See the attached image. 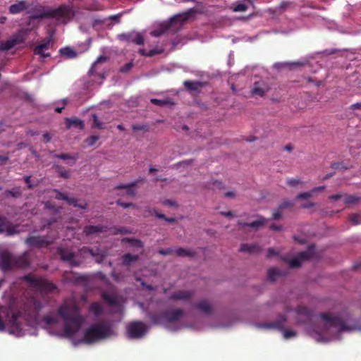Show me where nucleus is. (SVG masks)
I'll return each mask as SVG.
<instances>
[{"instance_id": "nucleus-1", "label": "nucleus", "mask_w": 361, "mask_h": 361, "mask_svg": "<svg viewBox=\"0 0 361 361\" xmlns=\"http://www.w3.org/2000/svg\"><path fill=\"white\" fill-rule=\"evenodd\" d=\"M58 315L63 321V331L68 337L73 336L81 329L84 317L75 302H65L58 307Z\"/></svg>"}, {"instance_id": "nucleus-2", "label": "nucleus", "mask_w": 361, "mask_h": 361, "mask_svg": "<svg viewBox=\"0 0 361 361\" xmlns=\"http://www.w3.org/2000/svg\"><path fill=\"white\" fill-rule=\"evenodd\" d=\"M75 16V11L72 7L63 5L56 9H50L47 8H42L37 10L31 18L33 19H42L44 18H54L59 21L67 23Z\"/></svg>"}, {"instance_id": "nucleus-3", "label": "nucleus", "mask_w": 361, "mask_h": 361, "mask_svg": "<svg viewBox=\"0 0 361 361\" xmlns=\"http://www.w3.org/2000/svg\"><path fill=\"white\" fill-rule=\"evenodd\" d=\"M112 334L111 324L107 322L92 324L83 333L82 341L87 344H92L109 338Z\"/></svg>"}, {"instance_id": "nucleus-4", "label": "nucleus", "mask_w": 361, "mask_h": 361, "mask_svg": "<svg viewBox=\"0 0 361 361\" xmlns=\"http://www.w3.org/2000/svg\"><path fill=\"white\" fill-rule=\"evenodd\" d=\"M188 16L187 14H177L171 17L169 20L161 23L159 27L151 32L154 37H159L168 30L173 29L174 32L180 30L184 23L187 21Z\"/></svg>"}, {"instance_id": "nucleus-5", "label": "nucleus", "mask_w": 361, "mask_h": 361, "mask_svg": "<svg viewBox=\"0 0 361 361\" xmlns=\"http://www.w3.org/2000/svg\"><path fill=\"white\" fill-rule=\"evenodd\" d=\"M23 280L30 284L31 286L43 293H51L56 290V286L52 282L42 277H35L30 274L23 276Z\"/></svg>"}, {"instance_id": "nucleus-6", "label": "nucleus", "mask_w": 361, "mask_h": 361, "mask_svg": "<svg viewBox=\"0 0 361 361\" xmlns=\"http://www.w3.org/2000/svg\"><path fill=\"white\" fill-rule=\"evenodd\" d=\"M182 316L183 310L180 309H175L172 310H166L161 314L154 315L151 317V321L156 324L174 323L179 321Z\"/></svg>"}, {"instance_id": "nucleus-7", "label": "nucleus", "mask_w": 361, "mask_h": 361, "mask_svg": "<svg viewBox=\"0 0 361 361\" xmlns=\"http://www.w3.org/2000/svg\"><path fill=\"white\" fill-rule=\"evenodd\" d=\"M309 64V61L303 59L297 61H284L275 63L272 68L279 73L297 71Z\"/></svg>"}, {"instance_id": "nucleus-8", "label": "nucleus", "mask_w": 361, "mask_h": 361, "mask_svg": "<svg viewBox=\"0 0 361 361\" xmlns=\"http://www.w3.org/2000/svg\"><path fill=\"white\" fill-rule=\"evenodd\" d=\"M286 322V316L281 314L276 320L272 322H266L262 326L265 329H274L283 333L284 339H290L296 336V332L293 330H284V324Z\"/></svg>"}, {"instance_id": "nucleus-9", "label": "nucleus", "mask_w": 361, "mask_h": 361, "mask_svg": "<svg viewBox=\"0 0 361 361\" xmlns=\"http://www.w3.org/2000/svg\"><path fill=\"white\" fill-rule=\"evenodd\" d=\"M320 318L326 322V326L329 327H336L340 332L350 331L355 329V327L349 326L344 320L338 316H332L329 313H322L320 314Z\"/></svg>"}, {"instance_id": "nucleus-10", "label": "nucleus", "mask_w": 361, "mask_h": 361, "mask_svg": "<svg viewBox=\"0 0 361 361\" xmlns=\"http://www.w3.org/2000/svg\"><path fill=\"white\" fill-rule=\"evenodd\" d=\"M147 326L141 322H130L127 327L128 337L131 339H140L147 333Z\"/></svg>"}, {"instance_id": "nucleus-11", "label": "nucleus", "mask_w": 361, "mask_h": 361, "mask_svg": "<svg viewBox=\"0 0 361 361\" xmlns=\"http://www.w3.org/2000/svg\"><path fill=\"white\" fill-rule=\"evenodd\" d=\"M53 243V240L49 238V237L44 235H30L25 238V243L28 247L35 248H42L47 247Z\"/></svg>"}, {"instance_id": "nucleus-12", "label": "nucleus", "mask_w": 361, "mask_h": 361, "mask_svg": "<svg viewBox=\"0 0 361 361\" xmlns=\"http://www.w3.org/2000/svg\"><path fill=\"white\" fill-rule=\"evenodd\" d=\"M315 249L313 245L309 246V249L305 251L301 252L298 254L297 256L290 259L289 267L290 268H298L300 267V264L303 260H308L314 257V251Z\"/></svg>"}, {"instance_id": "nucleus-13", "label": "nucleus", "mask_w": 361, "mask_h": 361, "mask_svg": "<svg viewBox=\"0 0 361 361\" xmlns=\"http://www.w3.org/2000/svg\"><path fill=\"white\" fill-rule=\"evenodd\" d=\"M117 37L120 41L126 42L128 43L131 42L137 45L144 44L143 36L140 32L135 31L119 34Z\"/></svg>"}, {"instance_id": "nucleus-14", "label": "nucleus", "mask_w": 361, "mask_h": 361, "mask_svg": "<svg viewBox=\"0 0 361 361\" xmlns=\"http://www.w3.org/2000/svg\"><path fill=\"white\" fill-rule=\"evenodd\" d=\"M18 225H13L6 217L0 216V233H6L7 236L19 234Z\"/></svg>"}, {"instance_id": "nucleus-15", "label": "nucleus", "mask_w": 361, "mask_h": 361, "mask_svg": "<svg viewBox=\"0 0 361 361\" xmlns=\"http://www.w3.org/2000/svg\"><path fill=\"white\" fill-rule=\"evenodd\" d=\"M57 252L60 259L62 261L67 262L71 267H77L78 265V263L74 259V253L71 249L60 246L58 247Z\"/></svg>"}, {"instance_id": "nucleus-16", "label": "nucleus", "mask_w": 361, "mask_h": 361, "mask_svg": "<svg viewBox=\"0 0 361 361\" xmlns=\"http://www.w3.org/2000/svg\"><path fill=\"white\" fill-rule=\"evenodd\" d=\"M30 263H31L30 253L28 251H25L23 254L13 257V268L26 269L29 267Z\"/></svg>"}, {"instance_id": "nucleus-17", "label": "nucleus", "mask_w": 361, "mask_h": 361, "mask_svg": "<svg viewBox=\"0 0 361 361\" xmlns=\"http://www.w3.org/2000/svg\"><path fill=\"white\" fill-rule=\"evenodd\" d=\"M108 58L105 56H100L97 59L92 63L91 68L90 69L88 74L90 76L97 77L100 80L98 83L101 84L102 80L105 78V74L104 73H97L99 69V65L105 63Z\"/></svg>"}, {"instance_id": "nucleus-18", "label": "nucleus", "mask_w": 361, "mask_h": 361, "mask_svg": "<svg viewBox=\"0 0 361 361\" xmlns=\"http://www.w3.org/2000/svg\"><path fill=\"white\" fill-rule=\"evenodd\" d=\"M298 323L305 324L310 322L313 317V312L305 306L297 307Z\"/></svg>"}, {"instance_id": "nucleus-19", "label": "nucleus", "mask_w": 361, "mask_h": 361, "mask_svg": "<svg viewBox=\"0 0 361 361\" xmlns=\"http://www.w3.org/2000/svg\"><path fill=\"white\" fill-rule=\"evenodd\" d=\"M21 316V312H11V317H10V333L13 334H19L21 332V324L18 321Z\"/></svg>"}, {"instance_id": "nucleus-20", "label": "nucleus", "mask_w": 361, "mask_h": 361, "mask_svg": "<svg viewBox=\"0 0 361 361\" xmlns=\"http://www.w3.org/2000/svg\"><path fill=\"white\" fill-rule=\"evenodd\" d=\"M194 295L192 290H178L170 295L169 300L172 301H188Z\"/></svg>"}, {"instance_id": "nucleus-21", "label": "nucleus", "mask_w": 361, "mask_h": 361, "mask_svg": "<svg viewBox=\"0 0 361 361\" xmlns=\"http://www.w3.org/2000/svg\"><path fill=\"white\" fill-rule=\"evenodd\" d=\"M13 257L11 256L8 251L0 252V268L4 271L12 269V260Z\"/></svg>"}, {"instance_id": "nucleus-22", "label": "nucleus", "mask_w": 361, "mask_h": 361, "mask_svg": "<svg viewBox=\"0 0 361 361\" xmlns=\"http://www.w3.org/2000/svg\"><path fill=\"white\" fill-rule=\"evenodd\" d=\"M106 231H108V227L106 226H86L83 227V234L86 236L97 235Z\"/></svg>"}, {"instance_id": "nucleus-23", "label": "nucleus", "mask_w": 361, "mask_h": 361, "mask_svg": "<svg viewBox=\"0 0 361 361\" xmlns=\"http://www.w3.org/2000/svg\"><path fill=\"white\" fill-rule=\"evenodd\" d=\"M267 219L262 216H258V219L252 221L251 223H243L241 221H238V225L241 226V228H252L255 229H258L265 225L267 224Z\"/></svg>"}, {"instance_id": "nucleus-24", "label": "nucleus", "mask_w": 361, "mask_h": 361, "mask_svg": "<svg viewBox=\"0 0 361 361\" xmlns=\"http://www.w3.org/2000/svg\"><path fill=\"white\" fill-rule=\"evenodd\" d=\"M195 308L206 314L212 313V305L207 300H202L195 304Z\"/></svg>"}, {"instance_id": "nucleus-25", "label": "nucleus", "mask_w": 361, "mask_h": 361, "mask_svg": "<svg viewBox=\"0 0 361 361\" xmlns=\"http://www.w3.org/2000/svg\"><path fill=\"white\" fill-rule=\"evenodd\" d=\"M137 184V181H134L128 184H120L114 187V190H126V194L129 197L135 195V192L133 189Z\"/></svg>"}, {"instance_id": "nucleus-26", "label": "nucleus", "mask_w": 361, "mask_h": 361, "mask_svg": "<svg viewBox=\"0 0 361 361\" xmlns=\"http://www.w3.org/2000/svg\"><path fill=\"white\" fill-rule=\"evenodd\" d=\"M184 86L188 90H197L198 89L207 87V83L202 82L198 80H186L184 82Z\"/></svg>"}, {"instance_id": "nucleus-27", "label": "nucleus", "mask_w": 361, "mask_h": 361, "mask_svg": "<svg viewBox=\"0 0 361 361\" xmlns=\"http://www.w3.org/2000/svg\"><path fill=\"white\" fill-rule=\"evenodd\" d=\"M261 250V247L257 244H243L240 246L239 252L255 254Z\"/></svg>"}, {"instance_id": "nucleus-28", "label": "nucleus", "mask_w": 361, "mask_h": 361, "mask_svg": "<svg viewBox=\"0 0 361 361\" xmlns=\"http://www.w3.org/2000/svg\"><path fill=\"white\" fill-rule=\"evenodd\" d=\"M50 44V40H47L45 42H43L39 45H37L34 50V52L37 55H40L43 58L49 57V54H45L44 51L49 49Z\"/></svg>"}, {"instance_id": "nucleus-29", "label": "nucleus", "mask_w": 361, "mask_h": 361, "mask_svg": "<svg viewBox=\"0 0 361 361\" xmlns=\"http://www.w3.org/2000/svg\"><path fill=\"white\" fill-rule=\"evenodd\" d=\"M27 8V1H20L16 4H12L9 8L10 13L13 14L18 13Z\"/></svg>"}, {"instance_id": "nucleus-30", "label": "nucleus", "mask_w": 361, "mask_h": 361, "mask_svg": "<svg viewBox=\"0 0 361 361\" xmlns=\"http://www.w3.org/2000/svg\"><path fill=\"white\" fill-rule=\"evenodd\" d=\"M151 104L159 106H173L174 105V102L172 99L166 97L164 99H151Z\"/></svg>"}, {"instance_id": "nucleus-31", "label": "nucleus", "mask_w": 361, "mask_h": 361, "mask_svg": "<svg viewBox=\"0 0 361 361\" xmlns=\"http://www.w3.org/2000/svg\"><path fill=\"white\" fill-rule=\"evenodd\" d=\"M66 124H67L68 129L71 128L72 126H76L80 130L83 129V121L77 118H66Z\"/></svg>"}, {"instance_id": "nucleus-32", "label": "nucleus", "mask_w": 361, "mask_h": 361, "mask_svg": "<svg viewBox=\"0 0 361 361\" xmlns=\"http://www.w3.org/2000/svg\"><path fill=\"white\" fill-rule=\"evenodd\" d=\"M176 255L178 257H193L195 256V252L190 249H185L183 247H179L176 250Z\"/></svg>"}, {"instance_id": "nucleus-33", "label": "nucleus", "mask_w": 361, "mask_h": 361, "mask_svg": "<svg viewBox=\"0 0 361 361\" xmlns=\"http://www.w3.org/2000/svg\"><path fill=\"white\" fill-rule=\"evenodd\" d=\"M282 276V272L276 268H270L268 270V279L270 281L274 282L276 279Z\"/></svg>"}, {"instance_id": "nucleus-34", "label": "nucleus", "mask_w": 361, "mask_h": 361, "mask_svg": "<svg viewBox=\"0 0 361 361\" xmlns=\"http://www.w3.org/2000/svg\"><path fill=\"white\" fill-rule=\"evenodd\" d=\"M59 52L62 56H64L68 59H73L77 56L76 51L69 47L61 49Z\"/></svg>"}, {"instance_id": "nucleus-35", "label": "nucleus", "mask_w": 361, "mask_h": 361, "mask_svg": "<svg viewBox=\"0 0 361 361\" xmlns=\"http://www.w3.org/2000/svg\"><path fill=\"white\" fill-rule=\"evenodd\" d=\"M54 157L61 160H73V161H75L78 159V153L73 154H68L66 153L55 154H54Z\"/></svg>"}, {"instance_id": "nucleus-36", "label": "nucleus", "mask_w": 361, "mask_h": 361, "mask_svg": "<svg viewBox=\"0 0 361 361\" xmlns=\"http://www.w3.org/2000/svg\"><path fill=\"white\" fill-rule=\"evenodd\" d=\"M343 200L345 205H350L357 204L360 200V197L355 195H344Z\"/></svg>"}, {"instance_id": "nucleus-37", "label": "nucleus", "mask_w": 361, "mask_h": 361, "mask_svg": "<svg viewBox=\"0 0 361 361\" xmlns=\"http://www.w3.org/2000/svg\"><path fill=\"white\" fill-rule=\"evenodd\" d=\"M123 243H129L130 246L135 247L138 248L143 247V243H142L141 240L135 239L133 238H126L123 239Z\"/></svg>"}, {"instance_id": "nucleus-38", "label": "nucleus", "mask_w": 361, "mask_h": 361, "mask_svg": "<svg viewBox=\"0 0 361 361\" xmlns=\"http://www.w3.org/2000/svg\"><path fill=\"white\" fill-rule=\"evenodd\" d=\"M139 259L138 255H132L130 254H125L123 256V264L125 266H130V263L133 262H136Z\"/></svg>"}, {"instance_id": "nucleus-39", "label": "nucleus", "mask_w": 361, "mask_h": 361, "mask_svg": "<svg viewBox=\"0 0 361 361\" xmlns=\"http://www.w3.org/2000/svg\"><path fill=\"white\" fill-rule=\"evenodd\" d=\"M5 195L6 197L9 195L13 198H18L22 195L21 190L19 187H16L12 190H6Z\"/></svg>"}, {"instance_id": "nucleus-40", "label": "nucleus", "mask_w": 361, "mask_h": 361, "mask_svg": "<svg viewBox=\"0 0 361 361\" xmlns=\"http://www.w3.org/2000/svg\"><path fill=\"white\" fill-rule=\"evenodd\" d=\"M90 312L94 313V316L98 317L103 312V307L101 304L98 302H94L91 304L90 305Z\"/></svg>"}, {"instance_id": "nucleus-41", "label": "nucleus", "mask_w": 361, "mask_h": 361, "mask_svg": "<svg viewBox=\"0 0 361 361\" xmlns=\"http://www.w3.org/2000/svg\"><path fill=\"white\" fill-rule=\"evenodd\" d=\"M245 1H248L250 4H253V1L252 0H243V2L238 4L233 8V11L234 12H243L245 11L248 6L245 4Z\"/></svg>"}, {"instance_id": "nucleus-42", "label": "nucleus", "mask_w": 361, "mask_h": 361, "mask_svg": "<svg viewBox=\"0 0 361 361\" xmlns=\"http://www.w3.org/2000/svg\"><path fill=\"white\" fill-rule=\"evenodd\" d=\"M66 202H67L68 204L73 205V207L75 208H78L80 209H85L87 208V203H85L83 204H78L76 199L71 197L68 200H63Z\"/></svg>"}, {"instance_id": "nucleus-43", "label": "nucleus", "mask_w": 361, "mask_h": 361, "mask_svg": "<svg viewBox=\"0 0 361 361\" xmlns=\"http://www.w3.org/2000/svg\"><path fill=\"white\" fill-rule=\"evenodd\" d=\"M66 202H67L68 204L73 205V207L75 208H78L80 209H85L87 208V203H85L83 204H78L76 199L71 197L68 200H63Z\"/></svg>"}, {"instance_id": "nucleus-44", "label": "nucleus", "mask_w": 361, "mask_h": 361, "mask_svg": "<svg viewBox=\"0 0 361 361\" xmlns=\"http://www.w3.org/2000/svg\"><path fill=\"white\" fill-rule=\"evenodd\" d=\"M102 298L110 306H114L116 304V298L114 295H111L107 293H104L102 294Z\"/></svg>"}, {"instance_id": "nucleus-45", "label": "nucleus", "mask_w": 361, "mask_h": 361, "mask_svg": "<svg viewBox=\"0 0 361 361\" xmlns=\"http://www.w3.org/2000/svg\"><path fill=\"white\" fill-rule=\"evenodd\" d=\"M15 45V41H1L0 42V51H7L11 49Z\"/></svg>"}, {"instance_id": "nucleus-46", "label": "nucleus", "mask_w": 361, "mask_h": 361, "mask_svg": "<svg viewBox=\"0 0 361 361\" xmlns=\"http://www.w3.org/2000/svg\"><path fill=\"white\" fill-rule=\"evenodd\" d=\"M56 170H57L58 173H59V176L64 178L68 179L70 178V171L65 170L62 168V166L59 165L54 166Z\"/></svg>"}, {"instance_id": "nucleus-47", "label": "nucleus", "mask_w": 361, "mask_h": 361, "mask_svg": "<svg viewBox=\"0 0 361 361\" xmlns=\"http://www.w3.org/2000/svg\"><path fill=\"white\" fill-rule=\"evenodd\" d=\"M92 128L98 130L104 129V125L99 120L95 114H92Z\"/></svg>"}, {"instance_id": "nucleus-48", "label": "nucleus", "mask_w": 361, "mask_h": 361, "mask_svg": "<svg viewBox=\"0 0 361 361\" xmlns=\"http://www.w3.org/2000/svg\"><path fill=\"white\" fill-rule=\"evenodd\" d=\"M349 221L353 226L360 225L361 224V214L359 213L352 214L350 216Z\"/></svg>"}, {"instance_id": "nucleus-49", "label": "nucleus", "mask_w": 361, "mask_h": 361, "mask_svg": "<svg viewBox=\"0 0 361 361\" xmlns=\"http://www.w3.org/2000/svg\"><path fill=\"white\" fill-rule=\"evenodd\" d=\"M44 322L48 325L56 324L58 319L51 315H46L44 317Z\"/></svg>"}, {"instance_id": "nucleus-50", "label": "nucleus", "mask_w": 361, "mask_h": 361, "mask_svg": "<svg viewBox=\"0 0 361 361\" xmlns=\"http://www.w3.org/2000/svg\"><path fill=\"white\" fill-rule=\"evenodd\" d=\"M131 129H133V131H144V132H148L149 131V126L147 125H133L131 126Z\"/></svg>"}, {"instance_id": "nucleus-51", "label": "nucleus", "mask_w": 361, "mask_h": 361, "mask_svg": "<svg viewBox=\"0 0 361 361\" xmlns=\"http://www.w3.org/2000/svg\"><path fill=\"white\" fill-rule=\"evenodd\" d=\"M99 140V135H90L88 137V138L85 140V142H86L87 145L91 147L94 146L95 142H97Z\"/></svg>"}, {"instance_id": "nucleus-52", "label": "nucleus", "mask_w": 361, "mask_h": 361, "mask_svg": "<svg viewBox=\"0 0 361 361\" xmlns=\"http://www.w3.org/2000/svg\"><path fill=\"white\" fill-rule=\"evenodd\" d=\"M294 205V203L291 201L285 200L280 203L279 207L276 208L278 210H284L286 208H292V207Z\"/></svg>"}, {"instance_id": "nucleus-53", "label": "nucleus", "mask_w": 361, "mask_h": 361, "mask_svg": "<svg viewBox=\"0 0 361 361\" xmlns=\"http://www.w3.org/2000/svg\"><path fill=\"white\" fill-rule=\"evenodd\" d=\"M157 213V210L154 208L146 207L145 210H143L142 216L143 217L147 218L152 215H154Z\"/></svg>"}, {"instance_id": "nucleus-54", "label": "nucleus", "mask_w": 361, "mask_h": 361, "mask_svg": "<svg viewBox=\"0 0 361 361\" xmlns=\"http://www.w3.org/2000/svg\"><path fill=\"white\" fill-rule=\"evenodd\" d=\"M286 184H288V185L291 186V187H296L298 185L302 184V181L298 178H290L286 180Z\"/></svg>"}, {"instance_id": "nucleus-55", "label": "nucleus", "mask_w": 361, "mask_h": 361, "mask_svg": "<svg viewBox=\"0 0 361 361\" xmlns=\"http://www.w3.org/2000/svg\"><path fill=\"white\" fill-rule=\"evenodd\" d=\"M156 217L159 219H164L169 223H175L176 221V218L167 217L161 213H156Z\"/></svg>"}, {"instance_id": "nucleus-56", "label": "nucleus", "mask_w": 361, "mask_h": 361, "mask_svg": "<svg viewBox=\"0 0 361 361\" xmlns=\"http://www.w3.org/2000/svg\"><path fill=\"white\" fill-rule=\"evenodd\" d=\"M313 194L314 193L310 192H300V193L298 194L297 200H303L309 199L313 196Z\"/></svg>"}, {"instance_id": "nucleus-57", "label": "nucleus", "mask_w": 361, "mask_h": 361, "mask_svg": "<svg viewBox=\"0 0 361 361\" xmlns=\"http://www.w3.org/2000/svg\"><path fill=\"white\" fill-rule=\"evenodd\" d=\"M54 192L56 193V200H64L70 198L66 194L60 192L57 189L54 190Z\"/></svg>"}, {"instance_id": "nucleus-58", "label": "nucleus", "mask_w": 361, "mask_h": 361, "mask_svg": "<svg viewBox=\"0 0 361 361\" xmlns=\"http://www.w3.org/2000/svg\"><path fill=\"white\" fill-rule=\"evenodd\" d=\"M117 205L123 207V209H127L128 207L135 208V204H134L131 202H123L121 200L117 201Z\"/></svg>"}, {"instance_id": "nucleus-59", "label": "nucleus", "mask_w": 361, "mask_h": 361, "mask_svg": "<svg viewBox=\"0 0 361 361\" xmlns=\"http://www.w3.org/2000/svg\"><path fill=\"white\" fill-rule=\"evenodd\" d=\"M114 233H121L123 235L132 233V231L127 227H120L117 228V231Z\"/></svg>"}, {"instance_id": "nucleus-60", "label": "nucleus", "mask_w": 361, "mask_h": 361, "mask_svg": "<svg viewBox=\"0 0 361 361\" xmlns=\"http://www.w3.org/2000/svg\"><path fill=\"white\" fill-rule=\"evenodd\" d=\"M133 66V63L132 62H129L123 66H122L120 69V71L121 73H128L132 68Z\"/></svg>"}, {"instance_id": "nucleus-61", "label": "nucleus", "mask_w": 361, "mask_h": 361, "mask_svg": "<svg viewBox=\"0 0 361 361\" xmlns=\"http://www.w3.org/2000/svg\"><path fill=\"white\" fill-rule=\"evenodd\" d=\"M282 211L281 209H276L272 212V219L274 220H279L281 219V216H282Z\"/></svg>"}, {"instance_id": "nucleus-62", "label": "nucleus", "mask_w": 361, "mask_h": 361, "mask_svg": "<svg viewBox=\"0 0 361 361\" xmlns=\"http://www.w3.org/2000/svg\"><path fill=\"white\" fill-rule=\"evenodd\" d=\"M279 252L272 247L268 249V252H267V257L270 258L274 256H277Z\"/></svg>"}, {"instance_id": "nucleus-63", "label": "nucleus", "mask_w": 361, "mask_h": 361, "mask_svg": "<svg viewBox=\"0 0 361 361\" xmlns=\"http://www.w3.org/2000/svg\"><path fill=\"white\" fill-rule=\"evenodd\" d=\"M331 169L334 170H338L341 169H346V167L343 166L342 163H332L331 164Z\"/></svg>"}, {"instance_id": "nucleus-64", "label": "nucleus", "mask_w": 361, "mask_h": 361, "mask_svg": "<svg viewBox=\"0 0 361 361\" xmlns=\"http://www.w3.org/2000/svg\"><path fill=\"white\" fill-rule=\"evenodd\" d=\"M251 93V97L257 98V97H264L265 94V92H250Z\"/></svg>"}]
</instances>
